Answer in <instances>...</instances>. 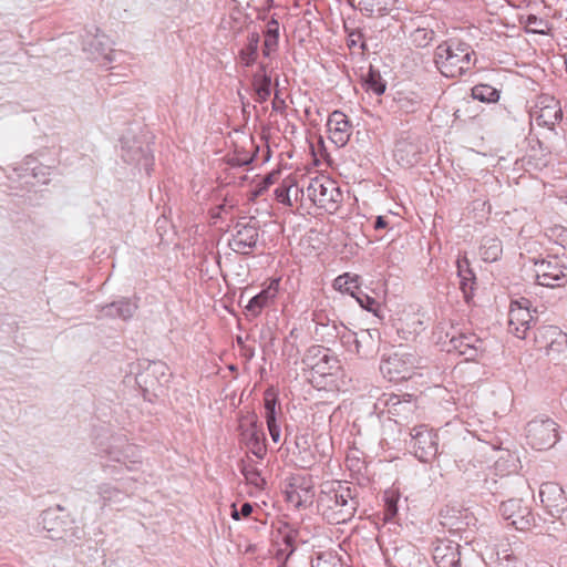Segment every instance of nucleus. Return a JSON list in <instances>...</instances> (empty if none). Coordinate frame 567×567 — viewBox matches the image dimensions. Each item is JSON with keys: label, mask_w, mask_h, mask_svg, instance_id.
Here are the masks:
<instances>
[{"label": "nucleus", "mask_w": 567, "mask_h": 567, "mask_svg": "<svg viewBox=\"0 0 567 567\" xmlns=\"http://www.w3.org/2000/svg\"><path fill=\"white\" fill-rule=\"evenodd\" d=\"M434 63L445 78H460L473 72L476 53L471 44L451 39L435 48Z\"/></svg>", "instance_id": "1"}, {"label": "nucleus", "mask_w": 567, "mask_h": 567, "mask_svg": "<svg viewBox=\"0 0 567 567\" xmlns=\"http://www.w3.org/2000/svg\"><path fill=\"white\" fill-rule=\"evenodd\" d=\"M318 507L329 523L344 524L354 516L358 501L348 485L338 483L321 492Z\"/></svg>", "instance_id": "2"}, {"label": "nucleus", "mask_w": 567, "mask_h": 567, "mask_svg": "<svg viewBox=\"0 0 567 567\" xmlns=\"http://www.w3.org/2000/svg\"><path fill=\"white\" fill-rule=\"evenodd\" d=\"M120 142L122 159L138 172L150 175L154 165L150 136L146 133L136 134L128 130Z\"/></svg>", "instance_id": "3"}, {"label": "nucleus", "mask_w": 567, "mask_h": 567, "mask_svg": "<svg viewBox=\"0 0 567 567\" xmlns=\"http://www.w3.org/2000/svg\"><path fill=\"white\" fill-rule=\"evenodd\" d=\"M307 195L315 205L330 214L337 212L343 198L337 183L326 176L312 178L307 186Z\"/></svg>", "instance_id": "4"}, {"label": "nucleus", "mask_w": 567, "mask_h": 567, "mask_svg": "<svg viewBox=\"0 0 567 567\" xmlns=\"http://www.w3.org/2000/svg\"><path fill=\"white\" fill-rule=\"evenodd\" d=\"M526 440L534 450H549L559 441V425L550 417H536L526 425Z\"/></svg>", "instance_id": "5"}, {"label": "nucleus", "mask_w": 567, "mask_h": 567, "mask_svg": "<svg viewBox=\"0 0 567 567\" xmlns=\"http://www.w3.org/2000/svg\"><path fill=\"white\" fill-rule=\"evenodd\" d=\"M110 461L123 464L127 471H137L142 465L140 449L123 435H113L104 450Z\"/></svg>", "instance_id": "6"}, {"label": "nucleus", "mask_w": 567, "mask_h": 567, "mask_svg": "<svg viewBox=\"0 0 567 567\" xmlns=\"http://www.w3.org/2000/svg\"><path fill=\"white\" fill-rule=\"evenodd\" d=\"M499 514L508 526L520 532L530 530L536 523L535 515L528 504L522 498H511L499 506Z\"/></svg>", "instance_id": "7"}, {"label": "nucleus", "mask_w": 567, "mask_h": 567, "mask_svg": "<svg viewBox=\"0 0 567 567\" xmlns=\"http://www.w3.org/2000/svg\"><path fill=\"white\" fill-rule=\"evenodd\" d=\"M529 115L536 125L554 130L555 125L563 118V109L556 97L542 94L537 97Z\"/></svg>", "instance_id": "8"}, {"label": "nucleus", "mask_w": 567, "mask_h": 567, "mask_svg": "<svg viewBox=\"0 0 567 567\" xmlns=\"http://www.w3.org/2000/svg\"><path fill=\"white\" fill-rule=\"evenodd\" d=\"M410 434L415 457L423 463L431 462L439 451L437 434L425 424L414 426Z\"/></svg>", "instance_id": "9"}, {"label": "nucleus", "mask_w": 567, "mask_h": 567, "mask_svg": "<svg viewBox=\"0 0 567 567\" xmlns=\"http://www.w3.org/2000/svg\"><path fill=\"white\" fill-rule=\"evenodd\" d=\"M529 300L522 298L511 302L508 311V330L518 339H526L530 330L533 315L529 309Z\"/></svg>", "instance_id": "10"}, {"label": "nucleus", "mask_w": 567, "mask_h": 567, "mask_svg": "<svg viewBox=\"0 0 567 567\" xmlns=\"http://www.w3.org/2000/svg\"><path fill=\"white\" fill-rule=\"evenodd\" d=\"M538 285L549 288L563 287L567 282L566 267L556 258L535 262Z\"/></svg>", "instance_id": "11"}, {"label": "nucleus", "mask_w": 567, "mask_h": 567, "mask_svg": "<svg viewBox=\"0 0 567 567\" xmlns=\"http://www.w3.org/2000/svg\"><path fill=\"white\" fill-rule=\"evenodd\" d=\"M484 342L476 334L471 332H460L450 338L447 344L449 352H456L463 355L466 361H475L484 353Z\"/></svg>", "instance_id": "12"}, {"label": "nucleus", "mask_w": 567, "mask_h": 567, "mask_svg": "<svg viewBox=\"0 0 567 567\" xmlns=\"http://www.w3.org/2000/svg\"><path fill=\"white\" fill-rule=\"evenodd\" d=\"M539 497L547 513L553 517H560L567 511V496L564 488L555 482L540 485Z\"/></svg>", "instance_id": "13"}, {"label": "nucleus", "mask_w": 567, "mask_h": 567, "mask_svg": "<svg viewBox=\"0 0 567 567\" xmlns=\"http://www.w3.org/2000/svg\"><path fill=\"white\" fill-rule=\"evenodd\" d=\"M416 359L412 353L395 351L381 362L380 369L393 379H406L411 377Z\"/></svg>", "instance_id": "14"}, {"label": "nucleus", "mask_w": 567, "mask_h": 567, "mask_svg": "<svg viewBox=\"0 0 567 567\" xmlns=\"http://www.w3.org/2000/svg\"><path fill=\"white\" fill-rule=\"evenodd\" d=\"M286 501L293 507L299 508L312 503L315 497L311 480L307 477H292L285 487Z\"/></svg>", "instance_id": "15"}, {"label": "nucleus", "mask_w": 567, "mask_h": 567, "mask_svg": "<svg viewBox=\"0 0 567 567\" xmlns=\"http://www.w3.org/2000/svg\"><path fill=\"white\" fill-rule=\"evenodd\" d=\"M83 50L87 58L107 68L114 61V51L110 45V40L104 33H96L84 40Z\"/></svg>", "instance_id": "16"}, {"label": "nucleus", "mask_w": 567, "mask_h": 567, "mask_svg": "<svg viewBox=\"0 0 567 567\" xmlns=\"http://www.w3.org/2000/svg\"><path fill=\"white\" fill-rule=\"evenodd\" d=\"M327 126L331 142L338 147L346 146L352 134V126L347 115L341 111H333L329 115Z\"/></svg>", "instance_id": "17"}, {"label": "nucleus", "mask_w": 567, "mask_h": 567, "mask_svg": "<svg viewBox=\"0 0 567 567\" xmlns=\"http://www.w3.org/2000/svg\"><path fill=\"white\" fill-rule=\"evenodd\" d=\"M460 545L449 539H439L433 548V560L437 567H460Z\"/></svg>", "instance_id": "18"}, {"label": "nucleus", "mask_w": 567, "mask_h": 567, "mask_svg": "<svg viewBox=\"0 0 567 567\" xmlns=\"http://www.w3.org/2000/svg\"><path fill=\"white\" fill-rule=\"evenodd\" d=\"M18 177L33 178L39 184H48L52 174V168L43 164H39L32 155L24 157L19 167L14 168Z\"/></svg>", "instance_id": "19"}, {"label": "nucleus", "mask_w": 567, "mask_h": 567, "mask_svg": "<svg viewBox=\"0 0 567 567\" xmlns=\"http://www.w3.org/2000/svg\"><path fill=\"white\" fill-rule=\"evenodd\" d=\"M137 298H121L111 303L101 307V312L104 317L111 319H122L127 321L133 318L138 308Z\"/></svg>", "instance_id": "20"}, {"label": "nucleus", "mask_w": 567, "mask_h": 567, "mask_svg": "<svg viewBox=\"0 0 567 567\" xmlns=\"http://www.w3.org/2000/svg\"><path fill=\"white\" fill-rule=\"evenodd\" d=\"M279 289V279H272L260 292L250 298V316H257L262 308L274 302Z\"/></svg>", "instance_id": "21"}, {"label": "nucleus", "mask_w": 567, "mask_h": 567, "mask_svg": "<svg viewBox=\"0 0 567 567\" xmlns=\"http://www.w3.org/2000/svg\"><path fill=\"white\" fill-rule=\"evenodd\" d=\"M457 277L460 278V289L466 301L473 296L475 286V275L470 268L467 258H458L456 261Z\"/></svg>", "instance_id": "22"}, {"label": "nucleus", "mask_w": 567, "mask_h": 567, "mask_svg": "<svg viewBox=\"0 0 567 567\" xmlns=\"http://www.w3.org/2000/svg\"><path fill=\"white\" fill-rule=\"evenodd\" d=\"M538 337L549 339V342L544 346L547 354H550L551 352L558 353L563 351L564 347L567 344V336L554 326L543 327L539 329L536 338Z\"/></svg>", "instance_id": "23"}, {"label": "nucleus", "mask_w": 567, "mask_h": 567, "mask_svg": "<svg viewBox=\"0 0 567 567\" xmlns=\"http://www.w3.org/2000/svg\"><path fill=\"white\" fill-rule=\"evenodd\" d=\"M250 488H256V497L258 498L257 502L251 503L250 502V515L254 512V507H260V505L268 506V503L270 501L268 493L266 492V480L260 475V473L250 467ZM252 489H250V497L252 496Z\"/></svg>", "instance_id": "24"}, {"label": "nucleus", "mask_w": 567, "mask_h": 567, "mask_svg": "<svg viewBox=\"0 0 567 567\" xmlns=\"http://www.w3.org/2000/svg\"><path fill=\"white\" fill-rule=\"evenodd\" d=\"M358 8L367 16H384L396 8V0H358Z\"/></svg>", "instance_id": "25"}, {"label": "nucleus", "mask_w": 567, "mask_h": 567, "mask_svg": "<svg viewBox=\"0 0 567 567\" xmlns=\"http://www.w3.org/2000/svg\"><path fill=\"white\" fill-rule=\"evenodd\" d=\"M279 41V23L271 17L264 30V54L269 56L278 48Z\"/></svg>", "instance_id": "26"}, {"label": "nucleus", "mask_w": 567, "mask_h": 567, "mask_svg": "<svg viewBox=\"0 0 567 567\" xmlns=\"http://www.w3.org/2000/svg\"><path fill=\"white\" fill-rule=\"evenodd\" d=\"M97 493L102 502V506L109 504L121 503L125 497L128 496V492L110 483H103L99 485Z\"/></svg>", "instance_id": "27"}, {"label": "nucleus", "mask_w": 567, "mask_h": 567, "mask_svg": "<svg viewBox=\"0 0 567 567\" xmlns=\"http://www.w3.org/2000/svg\"><path fill=\"white\" fill-rule=\"evenodd\" d=\"M280 413V406L278 403V391L270 386L264 392V417L267 422H274L277 420V415Z\"/></svg>", "instance_id": "28"}, {"label": "nucleus", "mask_w": 567, "mask_h": 567, "mask_svg": "<svg viewBox=\"0 0 567 567\" xmlns=\"http://www.w3.org/2000/svg\"><path fill=\"white\" fill-rule=\"evenodd\" d=\"M254 89L257 95V101L264 102L271 94V78L268 75L264 68H260L254 74Z\"/></svg>", "instance_id": "29"}, {"label": "nucleus", "mask_w": 567, "mask_h": 567, "mask_svg": "<svg viewBox=\"0 0 567 567\" xmlns=\"http://www.w3.org/2000/svg\"><path fill=\"white\" fill-rule=\"evenodd\" d=\"M519 23L524 25L527 33L548 34L550 24L548 20L539 18L535 14L519 17Z\"/></svg>", "instance_id": "30"}, {"label": "nucleus", "mask_w": 567, "mask_h": 567, "mask_svg": "<svg viewBox=\"0 0 567 567\" xmlns=\"http://www.w3.org/2000/svg\"><path fill=\"white\" fill-rule=\"evenodd\" d=\"M360 287V276L351 272H344L333 280V288L342 293L354 296Z\"/></svg>", "instance_id": "31"}, {"label": "nucleus", "mask_w": 567, "mask_h": 567, "mask_svg": "<svg viewBox=\"0 0 567 567\" xmlns=\"http://www.w3.org/2000/svg\"><path fill=\"white\" fill-rule=\"evenodd\" d=\"M484 261L494 262L502 255V241L496 237H485L480 248Z\"/></svg>", "instance_id": "32"}, {"label": "nucleus", "mask_w": 567, "mask_h": 567, "mask_svg": "<svg viewBox=\"0 0 567 567\" xmlns=\"http://www.w3.org/2000/svg\"><path fill=\"white\" fill-rule=\"evenodd\" d=\"M279 172H271L266 174L265 176L256 175L252 179H250V200L255 197L262 195V193L275 183V179L278 177Z\"/></svg>", "instance_id": "33"}, {"label": "nucleus", "mask_w": 567, "mask_h": 567, "mask_svg": "<svg viewBox=\"0 0 567 567\" xmlns=\"http://www.w3.org/2000/svg\"><path fill=\"white\" fill-rule=\"evenodd\" d=\"M363 87L367 92L381 95L385 91V82L383 81L380 72L371 66L363 78Z\"/></svg>", "instance_id": "34"}, {"label": "nucleus", "mask_w": 567, "mask_h": 567, "mask_svg": "<svg viewBox=\"0 0 567 567\" xmlns=\"http://www.w3.org/2000/svg\"><path fill=\"white\" fill-rule=\"evenodd\" d=\"M435 32L432 28L417 25L411 33L410 40L416 48H426L434 40Z\"/></svg>", "instance_id": "35"}, {"label": "nucleus", "mask_w": 567, "mask_h": 567, "mask_svg": "<svg viewBox=\"0 0 567 567\" xmlns=\"http://www.w3.org/2000/svg\"><path fill=\"white\" fill-rule=\"evenodd\" d=\"M472 96L481 102H496L499 99V92L488 84H477L472 89Z\"/></svg>", "instance_id": "36"}, {"label": "nucleus", "mask_w": 567, "mask_h": 567, "mask_svg": "<svg viewBox=\"0 0 567 567\" xmlns=\"http://www.w3.org/2000/svg\"><path fill=\"white\" fill-rule=\"evenodd\" d=\"M250 144L254 147V150L250 151V165L254 163L264 164L270 159V148L267 143L261 141L260 144H255L254 138L250 137Z\"/></svg>", "instance_id": "37"}, {"label": "nucleus", "mask_w": 567, "mask_h": 567, "mask_svg": "<svg viewBox=\"0 0 567 567\" xmlns=\"http://www.w3.org/2000/svg\"><path fill=\"white\" fill-rule=\"evenodd\" d=\"M291 192H295V195L297 196L300 189L298 186L293 185L291 181H285L280 187L275 189V195L279 203L287 206H292V202L290 199Z\"/></svg>", "instance_id": "38"}, {"label": "nucleus", "mask_w": 567, "mask_h": 567, "mask_svg": "<svg viewBox=\"0 0 567 567\" xmlns=\"http://www.w3.org/2000/svg\"><path fill=\"white\" fill-rule=\"evenodd\" d=\"M311 567H342L341 560L331 553L319 555L313 561Z\"/></svg>", "instance_id": "39"}, {"label": "nucleus", "mask_w": 567, "mask_h": 567, "mask_svg": "<svg viewBox=\"0 0 567 567\" xmlns=\"http://www.w3.org/2000/svg\"><path fill=\"white\" fill-rule=\"evenodd\" d=\"M358 303L365 310L374 312L378 308V302L373 297H370L369 295L364 293L361 288L357 290L354 296H352Z\"/></svg>", "instance_id": "40"}, {"label": "nucleus", "mask_w": 567, "mask_h": 567, "mask_svg": "<svg viewBox=\"0 0 567 567\" xmlns=\"http://www.w3.org/2000/svg\"><path fill=\"white\" fill-rule=\"evenodd\" d=\"M398 496L393 493L384 495V515L386 519L393 518L398 513Z\"/></svg>", "instance_id": "41"}, {"label": "nucleus", "mask_w": 567, "mask_h": 567, "mask_svg": "<svg viewBox=\"0 0 567 567\" xmlns=\"http://www.w3.org/2000/svg\"><path fill=\"white\" fill-rule=\"evenodd\" d=\"M358 453V451H353L351 453H349L346 457V466L354 472V473H358L360 474L362 472V470L365 468V463L364 461L360 460L355 454Z\"/></svg>", "instance_id": "42"}, {"label": "nucleus", "mask_w": 567, "mask_h": 567, "mask_svg": "<svg viewBox=\"0 0 567 567\" xmlns=\"http://www.w3.org/2000/svg\"><path fill=\"white\" fill-rule=\"evenodd\" d=\"M347 43L350 49L359 48L361 50H365V42L360 30L350 31L348 33Z\"/></svg>", "instance_id": "43"}, {"label": "nucleus", "mask_w": 567, "mask_h": 567, "mask_svg": "<svg viewBox=\"0 0 567 567\" xmlns=\"http://www.w3.org/2000/svg\"><path fill=\"white\" fill-rule=\"evenodd\" d=\"M227 163L231 168H239L248 165V154L243 152L228 156Z\"/></svg>", "instance_id": "44"}, {"label": "nucleus", "mask_w": 567, "mask_h": 567, "mask_svg": "<svg viewBox=\"0 0 567 567\" xmlns=\"http://www.w3.org/2000/svg\"><path fill=\"white\" fill-rule=\"evenodd\" d=\"M229 246L235 252L247 254L246 248L248 247V243L240 236V233L230 240Z\"/></svg>", "instance_id": "45"}, {"label": "nucleus", "mask_w": 567, "mask_h": 567, "mask_svg": "<svg viewBox=\"0 0 567 567\" xmlns=\"http://www.w3.org/2000/svg\"><path fill=\"white\" fill-rule=\"evenodd\" d=\"M267 427L269 431V434L275 443H278L281 437V427L277 423V420L274 422H267Z\"/></svg>", "instance_id": "46"}, {"label": "nucleus", "mask_w": 567, "mask_h": 567, "mask_svg": "<svg viewBox=\"0 0 567 567\" xmlns=\"http://www.w3.org/2000/svg\"><path fill=\"white\" fill-rule=\"evenodd\" d=\"M272 110L279 114H284L286 111V101L281 96H279L278 91H276L274 100H272Z\"/></svg>", "instance_id": "47"}, {"label": "nucleus", "mask_w": 567, "mask_h": 567, "mask_svg": "<svg viewBox=\"0 0 567 567\" xmlns=\"http://www.w3.org/2000/svg\"><path fill=\"white\" fill-rule=\"evenodd\" d=\"M153 373L165 375L166 365L163 362H153L150 368Z\"/></svg>", "instance_id": "48"}, {"label": "nucleus", "mask_w": 567, "mask_h": 567, "mask_svg": "<svg viewBox=\"0 0 567 567\" xmlns=\"http://www.w3.org/2000/svg\"><path fill=\"white\" fill-rule=\"evenodd\" d=\"M386 227V220L384 219V217L382 216H379L375 220V224H374V228L375 229H382V228H385Z\"/></svg>", "instance_id": "49"}, {"label": "nucleus", "mask_w": 567, "mask_h": 567, "mask_svg": "<svg viewBox=\"0 0 567 567\" xmlns=\"http://www.w3.org/2000/svg\"><path fill=\"white\" fill-rule=\"evenodd\" d=\"M230 516L235 519V520H238L241 516L240 514V509H237L236 507V504H231V512H230Z\"/></svg>", "instance_id": "50"}, {"label": "nucleus", "mask_w": 567, "mask_h": 567, "mask_svg": "<svg viewBox=\"0 0 567 567\" xmlns=\"http://www.w3.org/2000/svg\"><path fill=\"white\" fill-rule=\"evenodd\" d=\"M248 511H249V507H248V502H244L240 506V514L243 517L247 518L248 517Z\"/></svg>", "instance_id": "51"}, {"label": "nucleus", "mask_w": 567, "mask_h": 567, "mask_svg": "<svg viewBox=\"0 0 567 567\" xmlns=\"http://www.w3.org/2000/svg\"><path fill=\"white\" fill-rule=\"evenodd\" d=\"M240 64L243 66H248V54H246L244 49L240 51Z\"/></svg>", "instance_id": "52"}, {"label": "nucleus", "mask_w": 567, "mask_h": 567, "mask_svg": "<svg viewBox=\"0 0 567 567\" xmlns=\"http://www.w3.org/2000/svg\"><path fill=\"white\" fill-rule=\"evenodd\" d=\"M241 474L244 475L245 480H248V470L246 466L241 467Z\"/></svg>", "instance_id": "53"}, {"label": "nucleus", "mask_w": 567, "mask_h": 567, "mask_svg": "<svg viewBox=\"0 0 567 567\" xmlns=\"http://www.w3.org/2000/svg\"><path fill=\"white\" fill-rule=\"evenodd\" d=\"M262 452H265V450H264L262 447H258V450H257V451H252V453H254L255 455H257L258 457H261V453H262Z\"/></svg>", "instance_id": "54"}, {"label": "nucleus", "mask_w": 567, "mask_h": 567, "mask_svg": "<svg viewBox=\"0 0 567 567\" xmlns=\"http://www.w3.org/2000/svg\"><path fill=\"white\" fill-rule=\"evenodd\" d=\"M252 42H258V37L255 38V35H250V45L252 44ZM252 54V51L250 50V55Z\"/></svg>", "instance_id": "55"}, {"label": "nucleus", "mask_w": 567, "mask_h": 567, "mask_svg": "<svg viewBox=\"0 0 567 567\" xmlns=\"http://www.w3.org/2000/svg\"><path fill=\"white\" fill-rule=\"evenodd\" d=\"M355 351L360 354V341L355 340Z\"/></svg>", "instance_id": "56"}, {"label": "nucleus", "mask_w": 567, "mask_h": 567, "mask_svg": "<svg viewBox=\"0 0 567 567\" xmlns=\"http://www.w3.org/2000/svg\"><path fill=\"white\" fill-rule=\"evenodd\" d=\"M237 342L244 348V339L243 337H237Z\"/></svg>", "instance_id": "57"}, {"label": "nucleus", "mask_w": 567, "mask_h": 567, "mask_svg": "<svg viewBox=\"0 0 567 567\" xmlns=\"http://www.w3.org/2000/svg\"><path fill=\"white\" fill-rule=\"evenodd\" d=\"M504 558H505V559H506V561H508V563H509L511 560H515V559H516L515 557H512L511 555H506Z\"/></svg>", "instance_id": "58"}, {"label": "nucleus", "mask_w": 567, "mask_h": 567, "mask_svg": "<svg viewBox=\"0 0 567 567\" xmlns=\"http://www.w3.org/2000/svg\"><path fill=\"white\" fill-rule=\"evenodd\" d=\"M244 426H245L244 419H240L239 420V429H244Z\"/></svg>", "instance_id": "59"}, {"label": "nucleus", "mask_w": 567, "mask_h": 567, "mask_svg": "<svg viewBox=\"0 0 567 567\" xmlns=\"http://www.w3.org/2000/svg\"><path fill=\"white\" fill-rule=\"evenodd\" d=\"M266 18H267V17H266V13H265V12H264L262 14H261V13H259V16H258V19L266 20Z\"/></svg>", "instance_id": "60"}, {"label": "nucleus", "mask_w": 567, "mask_h": 567, "mask_svg": "<svg viewBox=\"0 0 567 567\" xmlns=\"http://www.w3.org/2000/svg\"><path fill=\"white\" fill-rule=\"evenodd\" d=\"M234 31H238V30H241V25H236V27H233Z\"/></svg>", "instance_id": "61"}, {"label": "nucleus", "mask_w": 567, "mask_h": 567, "mask_svg": "<svg viewBox=\"0 0 567 567\" xmlns=\"http://www.w3.org/2000/svg\"><path fill=\"white\" fill-rule=\"evenodd\" d=\"M323 360H324L326 362H329L330 358H329L327 354H324V355H323Z\"/></svg>", "instance_id": "62"}, {"label": "nucleus", "mask_w": 567, "mask_h": 567, "mask_svg": "<svg viewBox=\"0 0 567 567\" xmlns=\"http://www.w3.org/2000/svg\"><path fill=\"white\" fill-rule=\"evenodd\" d=\"M455 529H456V530H461V529H462V526H461V525H456V526H455Z\"/></svg>", "instance_id": "63"}, {"label": "nucleus", "mask_w": 567, "mask_h": 567, "mask_svg": "<svg viewBox=\"0 0 567 567\" xmlns=\"http://www.w3.org/2000/svg\"><path fill=\"white\" fill-rule=\"evenodd\" d=\"M268 565L272 566V565H275V561H274L272 559H270V560L268 561Z\"/></svg>", "instance_id": "64"}]
</instances>
